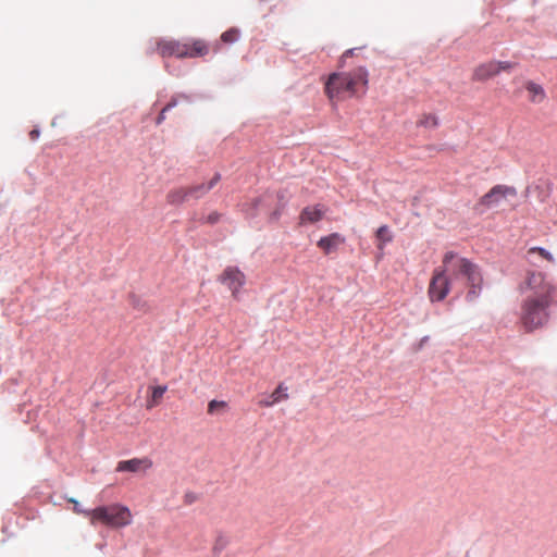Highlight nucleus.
<instances>
[{
  "mask_svg": "<svg viewBox=\"0 0 557 557\" xmlns=\"http://www.w3.org/2000/svg\"><path fill=\"white\" fill-rule=\"evenodd\" d=\"M519 290L523 295L518 313L520 327L525 333L545 327L550 320L557 286L546 273L529 270L519 284Z\"/></svg>",
  "mask_w": 557,
  "mask_h": 557,
  "instance_id": "obj_1",
  "label": "nucleus"
},
{
  "mask_svg": "<svg viewBox=\"0 0 557 557\" xmlns=\"http://www.w3.org/2000/svg\"><path fill=\"white\" fill-rule=\"evenodd\" d=\"M368 71L359 66L350 72L333 73L325 83V92L331 100H344L366 94Z\"/></svg>",
  "mask_w": 557,
  "mask_h": 557,
  "instance_id": "obj_2",
  "label": "nucleus"
},
{
  "mask_svg": "<svg viewBox=\"0 0 557 557\" xmlns=\"http://www.w3.org/2000/svg\"><path fill=\"white\" fill-rule=\"evenodd\" d=\"M443 270L453 286L460 281H466V285L470 288L467 295L469 301H472L479 295L483 278L474 263L453 251H448L443 258Z\"/></svg>",
  "mask_w": 557,
  "mask_h": 557,
  "instance_id": "obj_3",
  "label": "nucleus"
},
{
  "mask_svg": "<svg viewBox=\"0 0 557 557\" xmlns=\"http://www.w3.org/2000/svg\"><path fill=\"white\" fill-rule=\"evenodd\" d=\"M85 516L90 519L92 525L102 523L111 528H122L132 522L129 509L119 504L97 507L90 511H85Z\"/></svg>",
  "mask_w": 557,
  "mask_h": 557,
  "instance_id": "obj_4",
  "label": "nucleus"
},
{
  "mask_svg": "<svg viewBox=\"0 0 557 557\" xmlns=\"http://www.w3.org/2000/svg\"><path fill=\"white\" fill-rule=\"evenodd\" d=\"M158 52L161 57L176 58H197L203 57L209 52L208 45L201 39L190 41L160 40L157 44Z\"/></svg>",
  "mask_w": 557,
  "mask_h": 557,
  "instance_id": "obj_5",
  "label": "nucleus"
},
{
  "mask_svg": "<svg viewBox=\"0 0 557 557\" xmlns=\"http://www.w3.org/2000/svg\"><path fill=\"white\" fill-rule=\"evenodd\" d=\"M516 196L517 189L513 186L498 184L493 186L478 200L474 209L483 213L485 210L498 207L503 200L515 198Z\"/></svg>",
  "mask_w": 557,
  "mask_h": 557,
  "instance_id": "obj_6",
  "label": "nucleus"
},
{
  "mask_svg": "<svg viewBox=\"0 0 557 557\" xmlns=\"http://www.w3.org/2000/svg\"><path fill=\"white\" fill-rule=\"evenodd\" d=\"M516 63L509 61H488L474 67L471 79L473 82H485L497 76L500 72H510Z\"/></svg>",
  "mask_w": 557,
  "mask_h": 557,
  "instance_id": "obj_7",
  "label": "nucleus"
},
{
  "mask_svg": "<svg viewBox=\"0 0 557 557\" xmlns=\"http://www.w3.org/2000/svg\"><path fill=\"white\" fill-rule=\"evenodd\" d=\"M445 271L436 269L429 285V297L431 301H442L453 288Z\"/></svg>",
  "mask_w": 557,
  "mask_h": 557,
  "instance_id": "obj_8",
  "label": "nucleus"
},
{
  "mask_svg": "<svg viewBox=\"0 0 557 557\" xmlns=\"http://www.w3.org/2000/svg\"><path fill=\"white\" fill-rule=\"evenodd\" d=\"M220 281L231 289L233 297L237 298L240 288L246 283V276L239 269L227 267L223 271Z\"/></svg>",
  "mask_w": 557,
  "mask_h": 557,
  "instance_id": "obj_9",
  "label": "nucleus"
},
{
  "mask_svg": "<svg viewBox=\"0 0 557 557\" xmlns=\"http://www.w3.org/2000/svg\"><path fill=\"white\" fill-rule=\"evenodd\" d=\"M152 467V461L148 457L133 458L129 460H123L117 463L116 471L119 472H140L147 471Z\"/></svg>",
  "mask_w": 557,
  "mask_h": 557,
  "instance_id": "obj_10",
  "label": "nucleus"
},
{
  "mask_svg": "<svg viewBox=\"0 0 557 557\" xmlns=\"http://www.w3.org/2000/svg\"><path fill=\"white\" fill-rule=\"evenodd\" d=\"M345 243V237L339 233H332L327 236L321 237L317 246L324 252V255H330L335 252L341 245Z\"/></svg>",
  "mask_w": 557,
  "mask_h": 557,
  "instance_id": "obj_11",
  "label": "nucleus"
},
{
  "mask_svg": "<svg viewBox=\"0 0 557 557\" xmlns=\"http://www.w3.org/2000/svg\"><path fill=\"white\" fill-rule=\"evenodd\" d=\"M523 87L528 92V100L531 103L540 104L546 100L547 95L541 84L529 79L524 82Z\"/></svg>",
  "mask_w": 557,
  "mask_h": 557,
  "instance_id": "obj_12",
  "label": "nucleus"
},
{
  "mask_svg": "<svg viewBox=\"0 0 557 557\" xmlns=\"http://www.w3.org/2000/svg\"><path fill=\"white\" fill-rule=\"evenodd\" d=\"M220 178H221L220 174L216 173L208 183H201V184H197V185L187 186L188 190H189L190 199L202 198L219 183Z\"/></svg>",
  "mask_w": 557,
  "mask_h": 557,
  "instance_id": "obj_13",
  "label": "nucleus"
},
{
  "mask_svg": "<svg viewBox=\"0 0 557 557\" xmlns=\"http://www.w3.org/2000/svg\"><path fill=\"white\" fill-rule=\"evenodd\" d=\"M527 260L532 265H540L539 260H545L548 263H555L554 256L542 247H531L527 251Z\"/></svg>",
  "mask_w": 557,
  "mask_h": 557,
  "instance_id": "obj_14",
  "label": "nucleus"
},
{
  "mask_svg": "<svg viewBox=\"0 0 557 557\" xmlns=\"http://www.w3.org/2000/svg\"><path fill=\"white\" fill-rule=\"evenodd\" d=\"M325 210L319 206L314 207H306L302 209L300 215H299V224H308V223H315L322 220L324 216Z\"/></svg>",
  "mask_w": 557,
  "mask_h": 557,
  "instance_id": "obj_15",
  "label": "nucleus"
},
{
  "mask_svg": "<svg viewBox=\"0 0 557 557\" xmlns=\"http://www.w3.org/2000/svg\"><path fill=\"white\" fill-rule=\"evenodd\" d=\"M190 200L188 187H178L171 189L166 194V202L172 206H178Z\"/></svg>",
  "mask_w": 557,
  "mask_h": 557,
  "instance_id": "obj_16",
  "label": "nucleus"
},
{
  "mask_svg": "<svg viewBox=\"0 0 557 557\" xmlns=\"http://www.w3.org/2000/svg\"><path fill=\"white\" fill-rule=\"evenodd\" d=\"M287 389L284 384H280L275 391L269 396L267 399H262L259 401L260 407H272L273 405L280 403L281 400H285L288 398V395L284 393Z\"/></svg>",
  "mask_w": 557,
  "mask_h": 557,
  "instance_id": "obj_17",
  "label": "nucleus"
},
{
  "mask_svg": "<svg viewBox=\"0 0 557 557\" xmlns=\"http://www.w3.org/2000/svg\"><path fill=\"white\" fill-rule=\"evenodd\" d=\"M377 245L376 247L380 250L384 249L385 244L391 243L393 240V235L391 233V230L387 225H382L377 228L375 233Z\"/></svg>",
  "mask_w": 557,
  "mask_h": 557,
  "instance_id": "obj_18",
  "label": "nucleus"
},
{
  "mask_svg": "<svg viewBox=\"0 0 557 557\" xmlns=\"http://www.w3.org/2000/svg\"><path fill=\"white\" fill-rule=\"evenodd\" d=\"M168 387L165 385L163 386H153L151 387V396L147 400V409H151L156 406H158L161 403V399L166 392Z\"/></svg>",
  "mask_w": 557,
  "mask_h": 557,
  "instance_id": "obj_19",
  "label": "nucleus"
},
{
  "mask_svg": "<svg viewBox=\"0 0 557 557\" xmlns=\"http://www.w3.org/2000/svg\"><path fill=\"white\" fill-rule=\"evenodd\" d=\"M227 403L224 400L213 399L209 401L207 412L208 414L213 416L215 413L223 412L227 408Z\"/></svg>",
  "mask_w": 557,
  "mask_h": 557,
  "instance_id": "obj_20",
  "label": "nucleus"
},
{
  "mask_svg": "<svg viewBox=\"0 0 557 557\" xmlns=\"http://www.w3.org/2000/svg\"><path fill=\"white\" fill-rule=\"evenodd\" d=\"M419 125L423 127L434 128L438 125V120L436 115L432 113L423 114L418 122Z\"/></svg>",
  "mask_w": 557,
  "mask_h": 557,
  "instance_id": "obj_21",
  "label": "nucleus"
},
{
  "mask_svg": "<svg viewBox=\"0 0 557 557\" xmlns=\"http://www.w3.org/2000/svg\"><path fill=\"white\" fill-rule=\"evenodd\" d=\"M238 39V30L231 28L221 35V40L225 44L235 42Z\"/></svg>",
  "mask_w": 557,
  "mask_h": 557,
  "instance_id": "obj_22",
  "label": "nucleus"
},
{
  "mask_svg": "<svg viewBox=\"0 0 557 557\" xmlns=\"http://www.w3.org/2000/svg\"><path fill=\"white\" fill-rule=\"evenodd\" d=\"M131 305L135 308V309H138L139 311H143V312H146L149 310V306L147 305L146 301H141L137 296L133 295L131 297Z\"/></svg>",
  "mask_w": 557,
  "mask_h": 557,
  "instance_id": "obj_23",
  "label": "nucleus"
},
{
  "mask_svg": "<svg viewBox=\"0 0 557 557\" xmlns=\"http://www.w3.org/2000/svg\"><path fill=\"white\" fill-rule=\"evenodd\" d=\"M176 106V100H172L170 101L160 112L158 119H157V124H161L164 120H165V113L166 111H169L171 108L175 107Z\"/></svg>",
  "mask_w": 557,
  "mask_h": 557,
  "instance_id": "obj_24",
  "label": "nucleus"
},
{
  "mask_svg": "<svg viewBox=\"0 0 557 557\" xmlns=\"http://www.w3.org/2000/svg\"><path fill=\"white\" fill-rule=\"evenodd\" d=\"M227 544V540L226 537H224L223 535H219L215 540V543H214V546H213V552L216 553V552H221Z\"/></svg>",
  "mask_w": 557,
  "mask_h": 557,
  "instance_id": "obj_25",
  "label": "nucleus"
},
{
  "mask_svg": "<svg viewBox=\"0 0 557 557\" xmlns=\"http://www.w3.org/2000/svg\"><path fill=\"white\" fill-rule=\"evenodd\" d=\"M70 502L74 504V511H75L76 513H83V515H85V511H86V510H84V509H82V508H81V506H79V504H78V502H77V500H75V499L71 498V499H70Z\"/></svg>",
  "mask_w": 557,
  "mask_h": 557,
  "instance_id": "obj_26",
  "label": "nucleus"
},
{
  "mask_svg": "<svg viewBox=\"0 0 557 557\" xmlns=\"http://www.w3.org/2000/svg\"><path fill=\"white\" fill-rule=\"evenodd\" d=\"M219 216H220L219 213L213 212V213L208 215L207 221L209 223H215L219 220Z\"/></svg>",
  "mask_w": 557,
  "mask_h": 557,
  "instance_id": "obj_27",
  "label": "nucleus"
},
{
  "mask_svg": "<svg viewBox=\"0 0 557 557\" xmlns=\"http://www.w3.org/2000/svg\"><path fill=\"white\" fill-rule=\"evenodd\" d=\"M29 136L33 140H35L39 136V132L34 129L29 133Z\"/></svg>",
  "mask_w": 557,
  "mask_h": 557,
  "instance_id": "obj_28",
  "label": "nucleus"
},
{
  "mask_svg": "<svg viewBox=\"0 0 557 557\" xmlns=\"http://www.w3.org/2000/svg\"><path fill=\"white\" fill-rule=\"evenodd\" d=\"M352 53H354V50H352V49L347 50V51L343 54V59H344V58H346V57L352 55Z\"/></svg>",
  "mask_w": 557,
  "mask_h": 557,
  "instance_id": "obj_29",
  "label": "nucleus"
}]
</instances>
